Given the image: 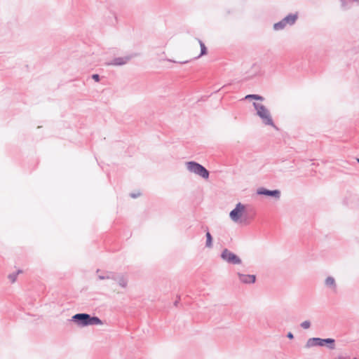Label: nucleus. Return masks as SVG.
Returning <instances> with one entry per match:
<instances>
[{
    "label": "nucleus",
    "instance_id": "nucleus-20",
    "mask_svg": "<svg viewBox=\"0 0 359 359\" xmlns=\"http://www.w3.org/2000/svg\"><path fill=\"white\" fill-rule=\"evenodd\" d=\"M287 337H288L289 338H290V339H292V338H293V335H292V333H288Z\"/></svg>",
    "mask_w": 359,
    "mask_h": 359
},
{
    "label": "nucleus",
    "instance_id": "nucleus-14",
    "mask_svg": "<svg viewBox=\"0 0 359 359\" xmlns=\"http://www.w3.org/2000/svg\"><path fill=\"white\" fill-rule=\"evenodd\" d=\"M21 271H19L17 273L11 274L8 276V278L11 281V283H15L18 276V274Z\"/></svg>",
    "mask_w": 359,
    "mask_h": 359
},
{
    "label": "nucleus",
    "instance_id": "nucleus-3",
    "mask_svg": "<svg viewBox=\"0 0 359 359\" xmlns=\"http://www.w3.org/2000/svg\"><path fill=\"white\" fill-rule=\"evenodd\" d=\"M186 165L188 170L191 172L196 174L205 180L208 179L209 172L203 165L194 161L187 162Z\"/></svg>",
    "mask_w": 359,
    "mask_h": 359
},
{
    "label": "nucleus",
    "instance_id": "nucleus-7",
    "mask_svg": "<svg viewBox=\"0 0 359 359\" xmlns=\"http://www.w3.org/2000/svg\"><path fill=\"white\" fill-rule=\"evenodd\" d=\"M325 344H331L330 348H334V340L332 339H321L319 338H313L311 339H309L308 341L309 346H313V345H318V346H324Z\"/></svg>",
    "mask_w": 359,
    "mask_h": 359
},
{
    "label": "nucleus",
    "instance_id": "nucleus-16",
    "mask_svg": "<svg viewBox=\"0 0 359 359\" xmlns=\"http://www.w3.org/2000/svg\"><path fill=\"white\" fill-rule=\"evenodd\" d=\"M246 99H248V98H253V99H255V100H262V97L257 95H248L245 97Z\"/></svg>",
    "mask_w": 359,
    "mask_h": 359
},
{
    "label": "nucleus",
    "instance_id": "nucleus-6",
    "mask_svg": "<svg viewBox=\"0 0 359 359\" xmlns=\"http://www.w3.org/2000/svg\"><path fill=\"white\" fill-rule=\"evenodd\" d=\"M222 258L224 260L233 264H239L241 263V259L227 249L223 250L222 253Z\"/></svg>",
    "mask_w": 359,
    "mask_h": 359
},
{
    "label": "nucleus",
    "instance_id": "nucleus-1",
    "mask_svg": "<svg viewBox=\"0 0 359 359\" xmlns=\"http://www.w3.org/2000/svg\"><path fill=\"white\" fill-rule=\"evenodd\" d=\"M188 53L190 60H196L206 55L207 48L201 41L196 40L190 45Z\"/></svg>",
    "mask_w": 359,
    "mask_h": 359
},
{
    "label": "nucleus",
    "instance_id": "nucleus-13",
    "mask_svg": "<svg viewBox=\"0 0 359 359\" xmlns=\"http://www.w3.org/2000/svg\"><path fill=\"white\" fill-rule=\"evenodd\" d=\"M206 237H207V241H206V245L208 247H211L212 245V236L210 233V232L206 233Z\"/></svg>",
    "mask_w": 359,
    "mask_h": 359
},
{
    "label": "nucleus",
    "instance_id": "nucleus-5",
    "mask_svg": "<svg viewBox=\"0 0 359 359\" xmlns=\"http://www.w3.org/2000/svg\"><path fill=\"white\" fill-rule=\"evenodd\" d=\"M246 215L245 206L241 203H238L236 208L231 211L229 216L231 219L235 222H238Z\"/></svg>",
    "mask_w": 359,
    "mask_h": 359
},
{
    "label": "nucleus",
    "instance_id": "nucleus-18",
    "mask_svg": "<svg viewBox=\"0 0 359 359\" xmlns=\"http://www.w3.org/2000/svg\"><path fill=\"white\" fill-rule=\"evenodd\" d=\"M173 62H179L181 64H184L189 62V60H180L179 61H172Z\"/></svg>",
    "mask_w": 359,
    "mask_h": 359
},
{
    "label": "nucleus",
    "instance_id": "nucleus-8",
    "mask_svg": "<svg viewBox=\"0 0 359 359\" xmlns=\"http://www.w3.org/2000/svg\"><path fill=\"white\" fill-rule=\"evenodd\" d=\"M240 280L243 283H253L256 280L255 275L238 274Z\"/></svg>",
    "mask_w": 359,
    "mask_h": 359
},
{
    "label": "nucleus",
    "instance_id": "nucleus-12",
    "mask_svg": "<svg viewBox=\"0 0 359 359\" xmlns=\"http://www.w3.org/2000/svg\"><path fill=\"white\" fill-rule=\"evenodd\" d=\"M286 25V23L285 22V21L283 20L282 21L278 22V23H276L273 26L274 29L276 30H280V29H282L285 27V26Z\"/></svg>",
    "mask_w": 359,
    "mask_h": 359
},
{
    "label": "nucleus",
    "instance_id": "nucleus-2",
    "mask_svg": "<svg viewBox=\"0 0 359 359\" xmlns=\"http://www.w3.org/2000/svg\"><path fill=\"white\" fill-rule=\"evenodd\" d=\"M72 318L82 326L102 324L101 320L98 318L90 317L88 314L86 313L76 314L72 317Z\"/></svg>",
    "mask_w": 359,
    "mask_h": 359
},
{
    "label": "nucleus",
    "instance_id": "nucleus-4",
    "mask_svg": "<svg viewBox=\"0 0 359 359\" xmlns=\"http://www.w3.org/2000/svg\"><path fill=\"white\" fill-rule=\"evenodd\" d=\"M257 114L266 125L274 126L268 109L262 104L254 103Z\"/></svg>",
    "mask_w": 359,
    "mask_h": 359
},
{
    "label": "nucleus",
    "instance_id": "nucleus-19",
    "mask_svg": "<svg viewBox=\"0 0 359 359\" xmlns=\"http://www.w3.org/2000/svg\"><path fill=\"white\" fill-rule=\"evenodd\" d=\"M93 79L95 81H97V82H98V81H100V77H99V75H98V74H93Z\"/></svg>",
    "mask_w": 359,
    "mask_h": 359
},
{
    "label": "nucleus",
    "instance_id": "nucleus-11",
    "mask_svg": "<svg viewBox=\"0 0 359 359\" xmlns=\"http://www.w3.org/2000/svg\"><path fill=\"white\" fill-rule=\"evenodd\" d=\"M297 18V15H289L287 17H285L283 20L286 23V25H292L294 23Z\"/></svg>",
    "mask_w": 359,
    "mask_h": 359
},
{
    "label": "nucleus",
    "instance_id": "nucleus-10",
    "mask_svg": "<svg viewBox=\"0 0 359 359\" xmlns=\"http://www.w3.org/2000/svg\"><path fill=\"white\" fill-rule=\"evenodd\" d=\"M130 59V57H118L116 58L113 62L108 64V65H123L127 63Z\"/></svg>",
    "mask_w": 359,
    "mask_h": 359
},
{
    "label": "nucleus",
    "instance_id": "nucleus-15",
    "mask_svg": "<svg viewBox=\"0 0 359 359\" xmlns=\"http://www.w3.org/2000/svg\"><path fill=\"white\" fill-rule=\"evenodd\" d=\"M325 283H326V285H330V286L334 285V280L332 277H328L325 280Z\"/></svg>",
    "mask_w": 359,
    "mask_h": 359
},
{
    "label": "nucleus",
    "instance_id": "nucleus-9",
    "mask_svg": "<svg viewBox=\"0 0 359 359\" xmlns=\"http://www.w3.org/2000/svg\"><path fill=\"white\" fill-rule=\"evenodd\" d=\"M257 193L259 194H263V195H266V196H273V197H276V198H279L280 196V192L277 190H275V191H269V190H266L265 189H258L257 191Z\"/></svg>",
    "mask_w": 359,
    "mask_h": 359
},
{
    "label": "nucleus",
    "instance_id": "nucleus-21",
    "mask_svg": "<svg viewBox=\"0 0 359 359\" xmlns=\"http://www.w3.org/2000/svg\"><path fill=\"white\" fill-rule=\"evenodd\" d=\"M357 161L359 163V158L357 159Z\"/></svg>",
    "mask_w": 359,
    "mask_h": 359
},
{
    "label": "nucleus",
    "instance_id": "nucleus-17",
    "mask_svg": "<svg viewBox=\"0 0 359 359\" xmlns=\"http://www.w3.org/2000/svg\"><path fill=\"white\" fill-rule=\"evenodd\" d=\"M311 324H310V322L308 321V320H306L304 322H303L302 324H301V326L304 328V329H308L309 328Z\"/></svg>",
    "mask_w": 359,
    "mask_h": 359
}]
</instances>
